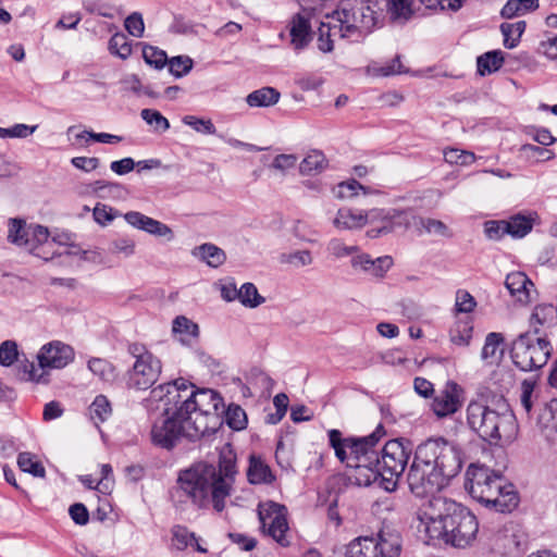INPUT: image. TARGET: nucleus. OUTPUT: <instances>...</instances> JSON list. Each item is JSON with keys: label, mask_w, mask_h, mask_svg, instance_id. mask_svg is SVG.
<instances>
[{"label": "nucleus", "mask_w": 557, "mask_h": 557, "mask_svg": "<svg viewBox=\"0 0 557 557\" xmlns=\"http://www.w3.org/2000/svg\"><path fill=\"white\" fill-rule=\"evenodd\" d=\"M419 536L430 544L441 541L456 548H466L479 532L476 517L465 506L446 497H433L422 504L416 513Z\"/></svg>", "instance_id": "f257e3e1"}, {"label": "nucleus", "mask_w": 557, "mask_h": 557, "mask_svg": "<svg viewBox=\"0 0 557 557\" xmlns=\"http://www.w3.org/2000/svg\"><path fill=\"white\" fill-rule=\"evenodd\" d=\"M462 465L460 447L444 437L429 438L416 448L407 473L408 487L416 497L431 499L459 474Z\"/></svg>", "instance_id": "f03ea898"}, {"label": "nucleus", "mask_w": 557, "mask_h": 557, "mask_svg": "<svg viewBox=\"0 0 557 557\" xmlns=\"http://www.w3.org/2000/svg\"><path fill=\"white\" fill-rule=\"evenodd\" d=\"M236 473V454L226 444L220 450L218 468L207 462L195 463L180 472L177 485L196 506L205 507L211 498L214 509L222 511Z\"/></svg>", "instance_id": "7ed1b4c3"}, {"label": "nucleus", "mask_w": 557, "mask_h": 557, "mask_svg": "<svg viewBox=\"0 0 557 557\" xmlns=\"http://www.w3.org/2000/svg\"><path fill=\"white\" fill-rule=\"evenodd\" d=\"M466 420L469 429L492 446L511 443L519 431L516 416L504 398L491 404L471 400Z\"/></svg>", "instance_id": "20e7f679"}, {"label": "nucleus", "mask_w": 557, "mask_h": 557, "mask_svg": "<svg viewBox=\"0 0 557 557\" xmlns=\"http://www.w3.org/2000/svg\"><path fill=\"white\" fill-rule=\"evenodd\" d=\"M463 485L474 500L497 512H511L519 504L513 484L484 465L471 463L466 470Z\"/></svg>", "instance_id": "39448f33"}, {"label": "nucleus", "mask_w": 557, "mask_h": 557, "mask_svg": "<svg viewBox=\"0 0 557 557\" xmlns=\"http://www.w3.org/2000/svg\"><path fill=\"white\" fill-rule=\"evenodd\" d=\"M335 20L341 38L358 41L370 34L377 23V15L370 0H342L338 8L327 15Z\"/></svg>", "instance_id": "423d86ee"}, {"label": "nucleus", "mask_w": 557, "mask_h": 557, "mask_svg": "<svg viewBox=\"0 0 557 557\" xmlns=\"http://www.w3.org/2000/svg\"><path fill=\"white\" fill-rule=\"evenodd\" d=\"M74 349L62 342L45 344L37 354L38 364L25 358L20 363V377L27 382L47 384L49 370L63 369L74 360Z\"/></svg>", "instance_id": "0eeeda50"}, {"label": "nucleus", "mask_w": 557, "mask_h": 557, "mask_svg": "<svg viewBox=\"0 0 557 557\" xmlns=\"http://www.w3.org/2000/svg\"><path fill=\"white\" fill-rule=\"evenodd\" d=\"M383 434V428L380 425L368 436L343 438L342 433L333 429L329 431V441L341 462L351 461L373 465L374 461H377V451L373 447Z\"/></svg>", "instance_id": "6e6552de"}, {"label": "nucleus", "mask_w": 557, "mask_h": 557, "mask_svg": "<svg viewBox=\"0 0 557 557\" xmlns=\"http://www.w3.org/2000/svg\"><path fill=\"white\" fill-rule=\"evenodd\" d=\"M553 352V346L546 337L525 332L511 344L510 357L521 371L529 372L543 368Z\"/></svg>", "instance_id": "1a4fd4ad"}, {"label": "nucleus", "mask_w": 557, "mask_h": 557, "mask_svg": "<svg viewBox=\"0 0 557 557\" xmlns=\"http://www.w3.org/2000/svg\"><path fill=\"white\" fill-rule=\"evenodd\" d=\"M127 351L135 359L127 372V386L136 391L150 388L162 372L161 360L139 343L129 344Z\"/></svg>", "instance_id": "9d476101"}, {"label": "nucleus", "mask_w": 557, "mask_h": 557, "mask_svg": "<svg viewBox=\"0 0 557 557\" xmlns=\"http://www.w3.org/2000/svg\"><path fill=\"white\" fill-rule=\"evenodd\" d=\"M411 455V448L401 440L388 441L381 455L377 454L379 469L382 472V482L386 491H394L399 476L404 473Z\"/></svg>", "instance_id": "9b49d317"}, {"label": "nucleus", "mask_w": 557, "mask_h": 557, "mask_svg": "<svg viewBox=\"0 0 557 557\" xmlns=\"http://www.w3.org/2000/svg\"><path fill=\"white\" fill-rule=\"evenodd\" d=\"M8 239L12 244L24 247L29 252L49 260L55 252L49 255L46 250V246H50L49 243V231L47 227L38 224H26L21 219H11L9 225Z\"/></svg>", "instance_id": "f8f14e48"}, {"label": "nucleus", "mask_w": 557, "mask_h": 557, "mask_svg": "<svg viewBox=\"0 0 557 557\" xmlns=\"http://www.w3.org/2000/svg\"><path fill=\"white\" fill-rule=\"evenodd\" d=\"M401 541L395 533H380L376 537H358L351 541L345 557H399Z\"/></svg>", "instance_id": "ddd939ff"}, {"label": "nucleus", "mask_w": 557, "mask_h": 557, "mask_svg": "<svg viewBox=\"0 0 557 557\" xmlns=\"http://www.w3.org/2000/svg\"><path fill=\"white\" fill-rule=\"evenodd\" d=\"M191 388L194 385L185 379H177L173 382L161 384L151 391L154 398L164 403L165 413L184 418L190 413L189 408H185L187 401L191 400Z\"/></svg>", "instance_id": "4468645a"}, {"label": "nucleus", "mask_w": 557, "mask_h": 557, "mask_svg": "<svg viewBox=\"0 0 557 557\" xmlns=\"http://www.w3.org/2000/svg\"><path fill=\"white\" fill-rule=\"evenodd\" d=\"M258 516L262 524V529L281 546L289 545L288 540V522L286 518V508L274 502L261 504L258 508Z\"/></svg>", "instance_id": "2eb2a0df"}, {"label": "nucleus", "mask_w": 557, "mask_h": 557, "mask_svg": "<svg viewBox=\"0 0 557 557\" xmlns=\"http://www.w3.org/2000/svg\"><path fill=\"white\" fill-rule=\"evenodd\" d=\"M150 436L154 445L165 449L173 448L182 437H185L182 418L163 411L153 422Z\"/></svg>", "instance_id": "dca6fc26"}, {"label": "nucleus", "mask_w": 557, "mask_h": 557, "mask_svg": "<svg viewBox=\"0 0 557 557\" xmlns=\"http://www.w3.org/2000/svg\"><path fill=\"white\" fill-rule=\"evenodd\" d=\"M182 421L185 437L190 441H196L203 436L214 434L223 424V416L193 410L190 413L184 416Z\"/></svg>", "instance_id": "f3484780"}, {"label": "nucleus", "mask_w": 557, "mask_h": 557, "mask_svg": "<svg viewBox=\"0 0 557 557\" xmlns=\"http://www.w3.org/2000/svg\"><path fill=\"white\" fill-rule=\"evenodd\" d=\"M463 400V388L455 381H447L443 389L433 398L431 409L438 419H443L458 412Z\"/></svg>", "instance_id": "a211bd4d"}, {"label": "nucleus", "mask_w": 557, "mask_h": 557, "mask_svg": "<svg viewBox=\"0 0 557 557\" xmlns=\"http://www.w3.org/2000/svg\"><path fill=\"white\" fill-rule=\"evenodd\" d=\"M185 408L190 411L197 410L205 413H218L223 416L224 403L220 394L213 389L202 388L194 391L191 388V400L187 401Z\"/></svg>", "instance_id": "6ab92c4d"}, {"label": "nucleus", "mask_w": 557, "mask_h": 557, "mask_svg": "<svg viewBox=\"0 0 557 557\" xmlns=\"http://www.w3.org/2000/svg\"><path fill=\"white\" fill-rule=\"evenodd\" d=\"M124 218L129 225L145 231L151 235L164 237L168 240H172L174 238L173 231L166 224L149 218L140 212L131 211L127 212Z\"/></svg>", "instance_id": "aec40b11"}, {"label": "nucleus", "mask_w": 557, "mask_h": 557, "mask_svg": "<svg viewBox=\"0 0 557 557\" xmlns=\"http://www.w3.org/2000/svg\"><path fill=\"white\" fill-rule=\"evenodd\" d=\"M405 212L396 209H380L373 208L370 210H363V215H367V224H373L381 222L382 225L377 228H372L367 232V235L371 238H375L381 234H387L394 228V221L400 218Z\"/></svg>", "instance_id": "412c9836"}, {"label": "nucleus", "mask_w": 557, "mask_h": 557, "mask_svg": "<svg viewBox=\"0 0 557 557\" xmlns=\"http://www.w3.org/2000/svg\"><path fill=\"white\" fill-rule=\"evenodd\" d=\"M393 265V259L389 256L372 259L368 253L356 255L351 258V267L355 270H361L375 278H382Z\"/></svg>", "instance_id": "4be33fe9"}, {"label": "nucleus", "mask_w": 557, "mask_h": 557, "mask_svg": "<svg viewBox=\"0 0 557 557\" xmlns=\"http://www.w3.org/2000/svg\"><path fill=\"white\" fill-rule=\"evenodd\" d=\"M78 194L82 196H96L101 199L120 200L126 198L127 190L121 184L98 180L94 184L82 186L78 189Z\"/></svg>", "instance_id": "5701e85b"}, {"label": "nucleus", "mask_w": 557, "mask_h": 557, "mask_svg": "<svg viewBox=\"0 0 557 557\" xmlns=\"http://www.w3.org/2000/svg\"><path fill=\"white\" fill-rule=\"evenodd\" d=\"M137 169V172L141 171H163V172H173L177 171L174 165L163 164L159 159H149L141 160L135 162L132 158H124L120 161H113L110 165L111 171L115 174H126L134 169Z\"/></svg>", "instance_id": "b1692460"}, {"label": "nucleus", "mask_w": 557, "mask_h": 557, "mask_svg": "<svg viewBox=\"0 0 557 557\" xmlns=\"http://www.w3.org/2000/svg\"><path fill=\"white\" fill-rule=\"evenodd\" d=\"M290 45L296 52L304 50L312 40L310 22L302 14H295L289 22Z\"/></svg>", "instance_id": "393cba45"}, {"label": "nucleus", "mask_w": 557, "mask_h": 557, "mask_svg": "<svg viewBox=\"0 0 557 557\" xmlns=\"http://www.w3.org/2000/svg\"><path fill=\"white\" fill-rule=\"evenodd\" d=\"M505 286L517 301L528 304L531 300L534 284L523 272L509 273L505 280Z\"/></svg>", "instance_id": "a878e982"}, {"label": "nucleus", "mask_w": 557, "mask_h": 557, "mask_svg": "<svg viewBox=\"0 0 557 557\" xmlns=\"http://www.w3.org/2000/svg\"><path fill=\"white\" fill-rule=\"evenodd\" d=\"M333 225L338 231H356L367 225L363 210L349 207L339 208L333 219Z\"/></svg>", "instance_id": "bb28decb"}, {"label": "nucleus", "mask_w": 557, "mask_h": 557, "mask_svg": "<svg viewBox=\"0 0 557 557\" xmlns=\"http://www.w3.org/2000/svg\"><path fill=\"white\" fill-rule=\"evenodd\" d=\"M537 426L547 442H557V398L542 408L537 417Z\"/></svg>", "instance_id": "cd10ccee"}, {"label": "nucleus", "mask_w": 557, "mask_h": 557, "mask_svg": "<svg viewBox=\"0 0 557 557\" xmlns=\"http://www.w3.org/2000/svg\"><path fill=\"white\" fill-rule=\"evenodd\" d=\"M346 466L354 469V473L350 475V479H354L356 484L359 486H369L379 479L382 480V472L379 469L376 461H374L373 465L347 461Z\"/></svg>", "instance_id": "c85d7f7f"}, {"label": "nucleus", "mask_w": 557, "mask_h": 557, "mask_svg": "<svg viewBox=\"0 0 557 557\" xmlns=\"http://www.w3.org/2000/svg\"><path fill=\"white\" fill-rule=\"evenodd\" d=\"M193 257L205 262L210 268H219L226 260L223 249L211 243H206L191 250Z\"/></svg>", "instance_id": "c756f323"}, {"label": "nucleus", "mask_w": 557, "mask_h": 557, "mask_svg": "<svg viewBox=\"0 0 557 557\" xmlns=\"http://www.w3.org/2000/svg\"><path fill=\"white\" fill-rule=\"evenodd\" d=\"M557 318V308L553 305H537L530 317L532 334L540 335L541 327H548L554 324Z\"/></svg>", "instance_id": "7c9ffc66"}, {"label": "nucleus", "mask_w": 557, "mask_h": 557, "mask_svg": "<svg viewBox=\"0 0 557 557\" xmlns=\"http://www.w3.org/2000/svg\"><path fill=\"white\" fill-rule=\"evenodd\" d=\"M504 336L502 333L491 332L486 335L485 342L481 351V359L486 364H495L497 363L503 356V344Z\"/></svg>", "instance_id": "2f4dec72"}, {"label": "nucleus", "mask_w": 557, "mask_h": 557, "mask_svg": "<svg viewBox=\"0 0 557 557\" xmlns=\"http://www.w3.org/2000/svg\"><path fill=\"white\" fill-rule=\"evenodd\" d=\"M534 216L532 214H516L505 220L508 226L507 234L513 238H522L532 231Z\"/></svg>", "instance_id": "473e14b6"}, {"label": "nucleus", "mask_w": 557, "mask_h": 557, "mask_svg": "<svg viewBox=\"0 0 557 557\" xmlns=\"http://www.w3.org/2000/svg\"><path fill=\"white\" fill-rule=\"evenodd\" d=\"M280 92L273 87H262L246 97L249 107H271L278 102Z\"/></svg>", "instance_id": "72a5a7b5"}, {"label": "nucleus", "mask_w": 557, "mask_h": 557, "mask_svg": "<svg viewBox=\"0 0 557 557\" xmlns=\"http://www.w3.org/2000/svg\"><path fill=\"white\" fill-rule=\"evenodd\" d=\"M247 476L252 484L271 483L274 480L269 466L255 456L250 457Z\"/></svg>", "instance_id": "f704fd0d"}, {"label": "nucleus", "mask_w": 557, "mask_h": 557, "mask_svg": "<svg viewBox=\"0 0 557 557\" xmlns=\"http://www.w3.org/2000/svg\"><path fill=\"white\" fill-rule=\"evenodd\" d=\"M329 169V161L321 150H310L299 164L301 174H308L312 171L324 172Z\"/></svg>", "instance_id": "c9c22d12"}, {"label": "nucleus", "mask_w": 557, "mask_h": 557, "mask_svg": "<svg viewBox=\"0 0 557 557\" xmlns=\"http://www.w3.org/2000/svg\"><path fill=\"white\" fill-rule=\"evenodd\" d=\"M360 191L364 195L373 193L372 189L363 186L355 178L341 182L333 188L334 196L342 200L352 199L354 197H357Z\"/></svg>", "instance_id": "e433bc0d"}, {"label": "nucleus", "mask_w": 557, "mask_h": 557, "mask_svg": "<svg viewBox=\"0 0 557 557\" xmlns=\"http://www.w3.org/2000/svg\"><path fill=\"white\" fill-rule=\"evenodd\" d=\"M539 8V0H508L500 14L504 18H512L534 11Z\"/></svg>", "instance_id": "4c0bfd02"}, {"label": "nucleus", "mask_w": 557, "mask_h": 557, "mask_svg": "<svg viewBox=\"0 0 557 557\" xmlns=\"http://www.w3.org/2000/svg\"><path fill=\"white\" fill-rule=\"evenodd\" d=\"M87 366L94 375L106 383L113 382L117 375L115 367L110 361L102 358H91Z\"/></svg>", "instance_id": "58836bf2"}, {"label": "nucleus", "mask_w": 557, "mask_h": 557, "mask_svg": "<svg viewBox=\"0 0 557 557\" xmlns=\"http://www.w3.org/2000/svg\"><path fill=\"white\" fill-rule=\"evenodd\" d=\"M503 62L504 54L500 50L488 51L478 58V72L481 75L491 74L499 70Z\"/></svg>", "instance_id": "ea45409f"}, {"label": "nucleus", "mask_w": 557, "mask_h": 557, "mask_svg": "<svg viewBox=\"0 0 557 557\" xmlns=\"http://www.w3.org/2000/svg\"><path fill=\"white\" fill-rule=\"evenodd\" d=\"M112 414V407L104 395H98L89 406V416L96 425L107 421Z\"/></svg>", "instance_id": "a19ab883"}, {"label": "nucleus", "mask_w": 557, "mask_h": 557, "mask_svg": "<svg viewBox=\"0 0 557 557\" xmlns=\"http://www.w3.org/2000/svg\"><path fill=\"white\" fill-rule=\"evenodd\" d=\"M17 466L23 472L30 473L34 476L44 478L46 475L45 467L37 460L36 455L32 453H20L17 456Z\"/></svg>", "instance_id": "79ce46f5"}, {"label": "nucleus", "mask_w": 557, "mask_h": 557, "mask_svg": "<svg viewBox=\"0 0 557 557\" xmlns=\"http://www.w3.org/2000/svg\"><path fill=\"white\" fill-rule=\"evenodd\" d=\"M525 29V22L518 21L516 23H503L500 30L504 36V46L508 49L515 48Z\"/></svg>", "instance_id": "37998d69"}, {"label": "nucleus", "mask_w": 557, "mask_h": 557, "mask_svg": "<svg viewBox=\"0 0 557 557\" xmlns=\"http://www.w3.org/2000/svg\"><path fill=\"white\" fill-rule=\"evenodd\" d=\"M108 49L111 54L126 60L132 54V45L123 33H115L109 40Z\"/></svg>", "instance_id": "c03bdc74"}, {"label": "nucleus", "mask_w": 557, "mask_h": 557, "mask_svg": "<svg viewBox=\"0 0 557 557\" xmlns=\"http://www.w3.org/2000/svg\"><path fill=\"white\" fill-rule=\"evenodd\" d=\"M15 361L17 362V375L20 376V363L25 359H20L17 344L14 341H4L0 345V364L10 367Z\"/></svg>", "instance_id": "a18cd8bd"}, {"label": "nucleus", "mask_w": 557, "mask_h": 557, "mask_svg": "<svg viewBox=\"0 0 557 557\" xmlns=\"http://www.w3.org/2000/svg\"><path fill=\"white\" fill-rule=\"evenodd\" d=\"M240 304L247 308H257L265 301V298L262 297L259 293L255 284L245 283L239 288V299Z\"/></svg>", "instance_id": "49530a36"}, {"label": "nucleus", "mask_w": 557, "mask_h": 557, "mask_svg": "<svg viewBox=\"0 0 557 557\" xmlns=\"http://www.w3.org/2000/svg\"><path fill=\"white\" fill-rule=\"evenodd\" d=\"M223 422L235 431H240L247 425V416L243 408L237 405H230L226 411L224 410Z\"/></svg>", "instance_id": "de8ad7c7"}, {"label": "nucleus", "mask_w": 557, "mask_h": 557, "mask_svg": "<svg viewBox=\"0 0 557 557\" xmlns=\"http://www.w3.org/2000/svg\"><path fill=\"white\" fill-rule=\"evenodd\" d=\"M138 45L143 48V58L148 65L159 70L166 64L168 55L165 51L148 44L139 42Z\"/></svg>", "instance_id": "09e8293b"}, {"label": "nucleus", "mask_w": 557, "mask_h": 557, "mask_svg": "<svg viewBox=\"0 0 557 557\" xmlns=\"http://www.w3.org/2000/svg\"><path fill=\"white\" fill-rule=\"evenodd\" d=\"M387 11L392 20L406 22L412 15L411 0H389Z\"/></svg>", "instance_id": "8fccbe9b"}, {"label": "nucleus", "mask_w": 557, "mask_h": 557, "mask_svg": "<svg viewBox=\"0 0 557 557\" xmlns=\"http://www.w3.org/2000/svg\"><path fill=\"white\" fill-rule=\"evenodd\" d=\"M338 35L335 24L322 22L319 27L318 48L320 51L326 53L333 51L332 37Z\"/></svg>", "instance_id": "3c124183"}, {"label": "nucleus", "mask_w": 557, "mask_h": 557, "mask_svg": "<svg viewBox=\"0 0 557 557\" xmlns=\"http://www.w3.org/2000/svg\"><path fill=\"white\" fill-rule=\"evenodd\" d=\"M327 252L336 260L355 256L359 251L358 246H348L339 238H332L326 246Z\"/></svg>", "instance_id": "603ef678"}, {"label": "nucleus", "mask_w": 557, "mask_h": 557, "mask_svg": "<svg viewBox=\"0 0 557 557\" xmlns=\"http://www.w3.org/2000/svg\"><path fill=\"white\" fill-rule=\"evenodd\" d=\"M472 337V325L468 321H459L450 331V341L459 346H467Z\"/></svg>", "instance_id": "864d4df0"}, {"label": "nucleus", "mask_w": 557, "mask_h": 557, "mask_svg": "<svg viewBox=\"0 0 557 557\" xmlns=\"http://www.w3.org/2000/svg\"><path fill=\"white\" fill-rule=\"evenodd\" d=\"M172 331L174 334L189 336L193 338H196L199 335L198 325L184 315H178L174 319Z\"/></svg>", "instance_id": "5fc2aeb1"}, {"label": "nucleus", "mask_w": 557, "mask_h": 557, "mask_svg": "<svg viewBox=\"0 0 557 557\" xmlns=\"http://www.w3.org/2000/svg\"><path fill=\"white\" fill-rule=\"evenodd\" d=\"M280 261L282 263L299 268L310 265L313 261V258L309 250H296L288 253H282L280 257Z\"/></svg>", "instance_id": "6e6d98bb"}, {"label": "nucleus", "mask_w": 557, "mask_h": 557, "mask_svg": "<svg viewBox=\"0 0 557 557\" xmlns=\"http://www.w3.org/2000/svg\"><path fill=\"white\" fill-rule=\"evenodd\" d=\"M444 160L449 164L469 165L474 162L475 156L470 151L451 148L444 151Z\"/></svg>", "instance_id": "4d7b16f0"}, {"label": "nucleus", "mask_w": 557, "mask_h": 557, "mask_svg": "<svg viewBox=\"0 0 557 557\" xmlns=\"http://www.w3.org/2000/svg\"><path fill=\"white\" fill-rule=\"evenodd\" d=\"M170 72L176 76L182 77L189 73L193 69L194 62L187 55H177L168 60Z\"/></svg>", "instance_id": "13d9d810"}, {"label": "nucleus", "mask_w": 557, "mask_h": 557, "mask_svg": "<svg viewBox=\"0 0 557 557\" xmlns=\"http://www.w3.org/2000/svg\"><path fill=\"white\" fill-rule=\"evenodd\" d=\"M140 116L147 124L153 125L157 131L165 132L170 128L168 119L157 110L144 109Z\"/></svg>", "instance_id": "bf43d9fd"}, {"label": "nucleus", "mask_w": 557, "mask_h": 557, "mask_svg": "<svg viewBox=\"0 0 557 557\" xmlns=\"http://www.w3.org/2000/svg\"><path fill=\"white\" fill-rule=\"evenodd\" d=\"M183 123L193 127L196 132L214 135L216 128L211 120H203L194 115H186L183 117Z\"/></svg>", "instance_id": "052dcab7"}, {"label": "nucleus", "mask_w": 557, "mask_h": 557, "mask_svg": "<svg viewBox=\"0 0 557 557\" xmlns=\"http://www.w3.org/2000/svg\"><path fill=\"white\" fill-rule=\"evenodd\" d=\"M37 126L15 124L10 128L0 127V138H26L36 131Z\"/></svg>", "instance_id": "680f3d73"}, {"label": "nucleus", "mask_w": 557, "mask_h": 557, "mask_svg": "<svg viewBox=\"0 0 557 557\" xmlns=\"http://www.w3.org/2000/svg\"><path fill=\"white\" fill-rule=\"evenodd\" d=\"M125 29L129 35L140 38L144 35L145 24L143 20V15L138 12H134L128 15L124 21Z\"/></svg>", "instance_id": "e2e57ef3"}, {"label": "nucleus", "mask_w": 557, "mask_h": 557, "mask_svg": "<svg viewBox=\"0 0 557 557\" xmlns=\"http://www.w3.org/2000/svg\"><path fill=\"white\" fill-rule=\"evenodd\" d=\"M476 302L467 290H458L456 294V308L458 312L469 313L474 310Z\"/></svg>", "instance_id": "0e129e2a"}, {"label": "nucleus", "mask_w": 557, "mask_h": 557, "mask_svg": "<svg viewBox=\"0 0 557 557\" xmlns=\"http://www.w3.org/2000/svg\"><path fill=\"white\" fill-rule=\"evenodd\" d=\"M507 227L505 220L487 221L484 224V232L490 239L497 240L507 234Z\"/></svg>", "instance_id": "69168bd1"}, {"label": "nucleus", "mask_w": 557, "mask_h": 557, "mask_svg": "<svg viewBox=\"0 0 557 557\" xmlns=\"http://www.w3.org/2000/svg\"><path fill=\"white\" fill-rule=\"evenodd\" d=\"M420 223L423 226V228L430 234H436L444 237H451L449 228L440 220L421 219Z\"/></svg>", "instance_id": "338daca9"}, {"label": "nucleus", "mask_w": 557, "mask_h": 557, "mask_svg": "<svg viewBox=\"0 0 557 557\" xmlns=\"http://www.w3.org/2000/svg\"><path fill=\"white\" fill-rule=\"evenodd\" d=\"M535 383L531 380H524L521 383L520 403L523 409L529 413L533 407V392Z\"/></svg>", "instance_id": "774afa93"}]
</instances>
